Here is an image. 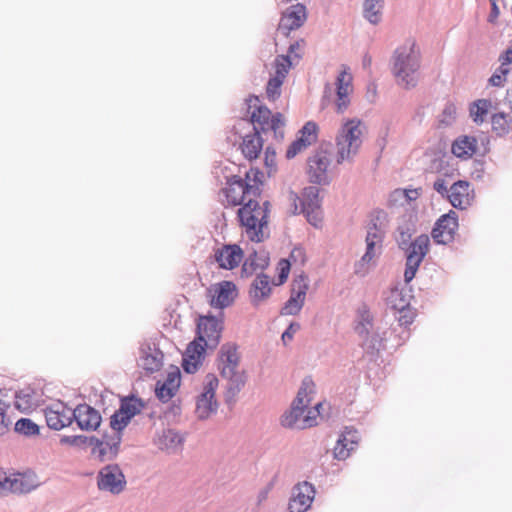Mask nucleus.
Segmentation results:
<instances>
[{"instance_id": "nucleus-53", "label": "nucleus", "mask_w": 512, "mask_h": 512, "mask_svg": "<svg viewBox=\"0 0 512 512\" xmlns=\"http://www.w3.org/2000/svg\"><path fill=\"white\" fill-rule=\"evenodd\" d=\"M399 313V316L397 317V320L401 326H409L413 323L416 312L412 307L406 308Z\"/></svg>"}, {"instance_id": "nucleus-31", "label": "nucleus", "mask_w": 512, "mask_h": 512, "mask_svg": "<svg viewBox=\"0 0 512 512\" xmlns=\"http://www.w3.org/2000/svg\"><path fill=\"white\" fill-rule=\"evenodd\" d=\"M240 148L246 159L251 161L258 158L263 148V141L259 132L254 131L252 134L246 135L243 138Z\"/></svg>"}, {"instance_id": "nucleus-40", "label": "nucleus", "mask_w": 512, "mask_h": 512, "mask_svg": "<svg viewBox=\"0 0 512 512\" xmlns=\"http://www.w3.org/2000/svg\"><path fill=\"white\" fill-rule=\"evenodd\" d=\"M292 66L293 62L290 59V56L279 55L274 60V73L272 74V76L284 81Z\"/></svg>"}, {"instance_id": "nucleus-32", "label": "nucleus", "mask_w": 512, "mask_h": 512, "mask_svg": "<svg viewBox=\"0 0 512 512\" xmlns=\"http://www.w3.org/2000/svg\"><path fill=\"white\" fill-rule=\"evenodd\" d=\"M138 365L149 373L158 371L162 366V353L150 347L143 348Z\"/></svg>"}, {"instance_id": "nucleus-15", "label": "nucleus", "mask_w": 512, "mask_h": 512, "mask_svg": "<svg viewBox=\"0 0 512 512\" xmlns=\"http://www.w3.org/2000/svg\"><path fill=\"white\" fill-rule=\"evenodd\" d=\"M315 392V384L310 378L303 380L302 385L293 401L291 409L286 412L282 417L295 416V420L301 422L304 420L306 406L312 401V395Z\"/></svg>"}, {"instance_id": "nucleus-54", "label": "nucleus", "mask_w": 512, "mask_h": 512, "mask_svg": "<svg viewBox=\"0 0 512 512\" xmlns=\"http://www.w3.org/2000/svg\"><path fill=\"white\" fill-rule=\"evenodd\" d=\"M291 266H292V264H291L290 260L281 259L279 261L278 266H277L278 278H279L278 284H283L287 280Z\"/></svg>"}, {"instance_id": "nucleus-13", "label": "nucleus", "mask_w": 512, "mask_h": 512, "mask_svg": "<svg viewBox=\"0 0 512 512\" xmlns=\"http://www.w3.org/2000/svg\"><path fill=\"white\" fill-rule=\"evenodd\" d=\"M458 229V216L453 210L442 215L432 230V237L439 244H448L455 238Z\"/></svg>"}, {"instance_id": "nucleus-48", "label": "nucleus", "mask_w": 512, "mask_h": 512, "mask_svg": "<svg viewBox=\"0 0 512 512\" xmlns=\"http://www.w3.org/2000/svg\"><path fill=\"white\" fill-rule=\"evenodd\" d=\"M420 196V191L418 189H396L391 198L393 201H398L401 199H405L407 203L416 200Z\"/></svg>"}, {"instance_id": "nucleus-61", "label": "nucleus", "mask_w": 512, "mask_h": 512, "mask_svg": "<svg viewBox=\"0 0 512 512\" xmlns=\"http://www.w3.org/2000/svg\"><path fill=\"white\" fill-rule=\"evenodd\" d=\"M4 394L0 391V414L5 415L6 409L9 407V403L3 398Z\"/></svg>"}, {"instance_id": "nucleus-27", "label": "nucleus", "mask_w": 512, "mask_h": 512, "mask_svg": "<svg viewBox=\"0 0 512 512\" xmlns=\"http://www.w3.org/2000/svg\"><path fill=\"white\" fill-rule=\"evenodd\" d=\"M358 442L359 436L357 431L351 428H345L333 449L335 458L338 460L347 459L350 453L356 449Z\"/></svg>"}, {"instance_id": "nucleus-63", "label": "nucleus", "mask_w": 512, "mask_h": 512, "mask_svg": "<svg viewBox=\"0 0 512 512\" xmlns=\"http://www.w3.org/2000/svg\"><path fill=\"white\" fill-rule=\"evenodd\" d=\"M506 99L512 108V88L507 91Z\"/></svg>"}, {"instance_id": "nucleus-22", "label": "nucleus", "mask_w": 512, "mask_h": 512, "mask_svg": "<svg viewBox=\"0 0 512 512\" xmlns=\"http://www.w3.org/2000/svg\"><path fill=\"white\" fill-rule=\"evenodd\" d=\"M300 136L291 143L286 151L288 159L294 158L299 152L313 144L318 137V125L315 122H307L300 130Z\"/></svg>"}, {"instance_id": "nucleus-24", "label": "nucleus", "mask_w": 512, "mask_h": 512, "mask_svg": "<svg viewBox=\"0 0 512 512\" xmlns=\"http://www.w3.org/2000/svg\"><path fill=\"white\" fill-rule=\"evenodd\" d=\"M73 420L76 421L78 427L82 430H95L101 423L99 412L87 404H80L74 410Z\"/></svg>"}, {"instance_id": "nucleus-43", "label": "nucleus", "mask_w": 512, "mask_h": 512, "mask_svg": "<svg viewBox=\"0 0 512 512\" xmlns=\"http://www.w3.org/2000/svg\"><path fill=\"white\" fill-rule=\"evenodd\" d=\"M305 302V298L293 295L291 292V296L288 301L285 303L284 307L281 310V314L283 315H296L300 312Z\"/></svg>"}, {"instance_id": "nucleus-58", "label": "nucleus", "mask_w": 512, "mask_h": 512, "mask_svg": "<svg viewBox=\"0 0 512 512\" xmlns=\"http://www.w3.org/2000/svg\"><path fill=\"white\" fill-rule=\"evenodd\" d=\"M500 66L509 67L512 64V47L506 49V51L499 57Z\"/></svg>"}, {"instance_id": "nucleus-57", "label": "nucleus", "mask_w": 512, "mask_h": 512, "mask_svg": "<svg viewBox=\"0 0 512 512\" xmlns=\"http://www.w3.org/2000/svg\"><path fill=\"white\" fill-rule=\"evenodd\" d=\"M276 152L271 147H267L265 150V164L269 168L275 167Z\"/></svg>"}, {"instance_id": "nucleus-55", "label": "nucleus", "mask_w": 512, "mask_h": 512, "mask_svg": "<svg viewBox=\"0 0 512 512\" xmlns=\"http://www.w3.org/2000/svg\"><path fill=\"white\" fill-rule=\"evenodd\" d=\"M288 260H290L291 264L299 262L301 265H303L306 261L305 251L302 248H294L291 251Z\"/></svg>"}, {"instance_id": "nucleus-8", "label": "nucleus", "mask_w": 512, "mask_h": 512, "mask_svg": "<svg viewBox=\"0 0 512 512\" xmlns=\"http://www.w3.org/2000/svg\"><path fill=\"white\" fill-rule=\"evenodd\" d=\"M430 239L427 235L422 234L418 236L410 245L406 260V269L404 272V278L409 283L423 261L425 255L429 251Z\"/></svg>"}, {"instance_id": "nucleus-28", "label": "nucleus", "mask_w": 512, "mask_h": 512, "mask_svg": "<svg viewBox=\"0 0 512 512\" xmlns=\"http://www.w3.org/2000/svg\"><path fill=\"white\" fill-rule=\"evenodd\" d=\"M181 383V374L178 368L170 371L163 382H158L155 393L159 400L168 402L177 393Z\"/></svg>"}, {"instance_id": "nucleus-64", "label": "nucleus", "mask_w": 512, "mask_h": 512, "mask_svg": "<svg viewBox=\"0 0 512 512\" xmlns=\"http://www.w3.org/2000/svg\"><path fill=\"white\" fill-rule=\"evenodd\" d=\"M331 90H332L331 86L329 84H327L326 87H325V96H324L325 98L329 97L328 93H331Z\"/></svg>"}, {"instance_id": "nucleus-30", "label": "nucleus", "mask_w": 512, "mask_h": 512, "mask_svg": "<svg viewBox=\"0 0 512 512\" xmlns=\"http://www.w3.org/2000/svg\"><path fill=\"white\" fill-rule=\"evenodd\" d=\"M476 150L477 140L472 136H460L452 144V153L458 158H471Z\"/></svg>"}, {"instance_id": "nucleus-6", "label": "nucleus", "mask_w": 512, "mask_h": 512, "mask_svg": "<svg viewBox=\"0 0 512 512\" xmlns=\"http://www.w3.org/2000/svg\"><path fill=\"white\" fill-rule=\"evenodd\" d=\"M384 238V230L382 224L376 222L368 226L366 235V252L356 266L357 273H364L367 271L369 264L373 259L381 253L382 243Z\"/></svg>"}, {"instance_id": "nucleus-35", "label": "nucleus", "mask_w": 512, "mask_h": 512, "mask_svg": "<svg viewBox=\"0 0 512 512\" xmlns=\"http://www.w3.org/2000/svg\"><path fill=\"white\" fill-rule=\"evenodd\" d=\"M383 8L384 0H363V16L373 25L381 22Z\"/></svg>"}, {"instance_id": "nucleus-62", "label": "nucleus", "mask_w": 512, "mask_h": 512, "mask_svg": "<svg viewBox=\"0 0 512 512\" xmlns=\"http://www.w3.org/2000/svg\"><path fill=\"white\" fill-rule=\"evenodd\" d=\"M7 422L5 419V415L0 414V435H3L5 431L7 430Z\"/></svg>"}, {"instance_id": "nucleus-37", "label": "nucleus", "mask_w": 512, "mask_h": 512, "mask_svg": "<svg viewBox=\"0 0 512 512\" xmlns=\"http://www.w3.org/2000/svg\"><path fill=\"white\" fill-rule=\"evenodd\" d=\"M494 108L495 107L491 100L478 99L470 106V116L475 123L481 124L485 121L489 112Z\"/></svg>"}, {"instance_id": "nucleus-16", "label": "nucleus", "mask_w": 512, "mask_h": 512, "mask_svg": "<svg viewBox=\"0 0 512 512\" xmlns=\"http://www.w3.org/2000/svg\"><path fill=\"white\" fill-rule=\"evenodd\" d=\"M125 484V477L117 465H108L100 470L98 475L100 490L118 494L124 489Z\"/></svg>"}, {"instance_id": "nucleus-7", "label": "nucleus", "mask_w": 512, "mask_h": 512, "mask_svg": "<svg viewBox=\"0 0 512 512\" xmlns=\"http://www.w3.org/2000/svg\"><path fill=\"white\" fill-rule=\"evenodd\" d=\"M335 86L333 103L335 111L342 114L348 109L351 102V94L353 93V76L349 67L342 65L336 78Z\"/></svg>"}, {"instance_id": "nucleus-4", "label": "nucleus", "mask_w": 512, "mask_h": 512, "mask_svg": "<svg viewBox=\"0 0 512 512\" xmlns=\"http://www.w3.org/2000/svg\"><path fill=\"white\" fill-rule=\"evenodd\" d=\"M364 132L365 125L361 120L352 118L343 121L335 137L337 164L353 159L362 145Z\"/></svg>"}, {"instance_id": "nucleus-5", "label": "nucleus", "mask_w": 512, "mask_h": 512, "mask_svg": "<svg viewBox=\"0 0 512 512\" xmlns=\"http://www.w3.org/2000/svg\"><path fill=\"white\" fill-rule=\"evenodd\" d=\"M218 384V378L214 374L205 376L202 391L196 398L195 413L199 419H207L217 411L218 403L215 399V392Z\"/></svg>"}, {"instance_id": "nucleus-41", "label": "nucleus", "mask_w": 512, "mask_h": 512, "mask_svg": "<svg viewBox=\"0 0 512 512\" xmlns=\"http://www.w3.org/2000/svg\"><path fill=\"white\" fill-rule=\"evenodd\" d=\"M319 188L316 186L306 187L302 192V209L320 207Z\"/></svg>"}, {"instance_id": "nucleus-20", "label": "nucleus", "mask_w": 512, "mask_h": 512, "mask_svg": "<svg viewBox=\"0 0 512 512\" xmlns=\"http://www.w3.org/2000/svg\"><path fill=\"white\" fill-rule=\"evenodd\" d=\"M45 419L49 428L61 430L73 422L72 409L59 402L45 409Z\"/></svg>"}, {"instance_id": "nucleus-39", "label": "nucleus", "mask_w": 512, "mask_h": 512, "mask_svg": "<svg viewBox=\"0 0 512 512\" xmlns=\"http://www.w3.org/2000/svg\"><path fill=\"white\" fill-rule=\"evenodd\" d=\"M492 129L498 135L508 134L512 130V117L505 113H496L491 119Z\"/></svg>"}, {"instance_id": "nucleus-46", "label": "nucleus", "mask_w": 512, "mask_h": 512, "mask_svg": "<svg viewBox=\"0 0 512 512\" xmlns=\"http://www.w3.org/2000/svg\"><path fill=\"white\" fill-rule=\"evenodd\" d=\"M60 443L66 446L84 448L89 447L90 437L84 435L63 436L60 439Z\"/></svg>"}, {"instance_id": "nucleus-11", "label": "nucleus", "mask_w": 512, "mask_h": 512, "mask_svg": "<svg viewBox=\"0 0 512 512\" xmlns=\"http://www.w3.org/2000/svg\"><path fill=\"white\" fill-rule=\"evenodd\" d=\"M198 341L207 348H215L220 341L222 332V321L214 316H202L197 325Z\"/></svg>"}, {"instance_id": "nucleus-33", "label": "nucleus", "mask_w": 512, "mask_h": 512, "mask_svg": "<svg viewBox=\"0 0 512 512\" xmlns=\"http://www.w3.org/2000/svg\"><path fill=\"white\" fill-rule=\"evenodd\" d=\"M269 265V256L265 252H253L242 265V275L249 277L258 270H263Z\"/></svg>"}, {"instance_id": "nucleus-2", "label": "nucleus", "mask_w": 512, "mask_h": 512, "mask_svg": "<svg viewBox=\"0 0 512 512\" xmlns=\"http://www.w3.org/2000/svg\"><path fill=\"white\" fill-rule=\"evenodd\" d=\"M261 177L262 173L258 169H250L245 180L239 176L231 177L222 189L223 203L227 206H243L249 198H259Z\"/></svg>"}, {"instance_id": "nucleus-38", "label": "nucleus", "mask_w": 512, "mask_h": 512, "mask_svg": "<svg viewBox=\"0 0 512 512\" xmlns=\"http://www.w3.org/2000/svg\"><path fill=\"white\" fill-rule=\"evenodd\" d=\"M388 305L395 312L411 307L410 296L399 289H392L388 297Z\"/></svg>"}, {"instance_id": "nucleus-12", "label": "nucleus", "mask_w": 512, "mask_h": 512, "mask_svg": "<svg viewBox=\"0 0 512 512\" xmlns=\"http://www.w3.org/2000/svg\"><path fill=\"white\" fill-rule=\"evenodd\" d=\"M251 122L254 124V131H258L259 128L264 132L272 130L276 136L277 134H280L281 137L283 135L284 120L282 115L280 113L272 115L267 107H257L251 114Z\"/></svg>"}, {"instance_id": "nucleus-49", "label": "nucleus", "mask_w": 512, "mask_h": 512, "mask_svg": "<svg viewBox=\"0 0 512 512\" xmlns=\"http://www.w3.org/2000/svg\"><path fill=\"white\" fill-rule=\"evenodd\" d=\"M283 83V80L271 76L266 86L267 97L271 100L277 99L281 94V86Z\"/></svg>"}, {"instance_id": "nucleus-25", "label": "nucleus", "mask_w": 512, "mask_h": 512, "mask_svg": "<svg viewBox=\"0 0 512 512\" xmlns=\"http://www.w3.org/2000/svg\"><path fill=\"white\" fill-rule=\"evenodd\" d=\"M207 347L197 339L192 341L183 355L182 367L187 373H195L202 365L205 349Z\"/></svg>"}, {"instance_id": "nucleus-29", "label": "nucleus", "mask_w": 512, "mask_h": 512, "mask_svg": "<svg viewBox=\"0 0 512 512\" xmlns=\"http://www.w3.org/2000/svg\"><path fill=\"white\" fill-rule=\"evenodd\" d=\"M322 403H317L314 407L309 408L306 406L304 420L298 422L295 420V416L282 417L281 424L288 428L306 429L317 425V419L320 416V407Z\"/></svg>"}, {"instance_id": "nucleus-47", "label": "nucleus", "mask_w": 512, "mask_h": 512, "mask_svg": "<svg viewBox=\"0 0 512 512\" xmlns=\"http://www.w3.org/2000/svg\"><path fill=\"white\" fill-rule=\"evenodd\" d=\"M143 407L142 402L136 398H127L122 401L120 409L127 412L130 417H134L136 414L140 413Z\"/></svg>"}, {"instance_id": "nucleus-26", "label": "nucleus", "mask_w": 512, "mask_h": 512, "mask_svg": "<svg viewBox=\"0 0 512 512\" xmlns=\"http://www.w3.org/2000/svg\"><path fill=\"white\" fill-rule=\"evenodd\" d=\"M36 487L33 479L25 474H16L13 477H6L0 480L1 494L8 492L23 494L32 491Z\"/></svg>"}, {"instance_id": "nucleus-3", "label": "nucleus", "mask_w": 512, "mask_h": 512, "mask_svg": "<svg viewBox=\"0 0 512 512\" xmlns=\"http://www.w3.org/2000/svg\"><path fill=\"white\" fill-rule=\"evenodd\" d=\"M238 218L247 237L253 242H262L265 238L269 217V202L260 204L258 198L250 199L238 210Z\"/></svg>"}, {"instance_id": "nucleus-14", "label": "nucleus", "mask_w": 512, "mask_h": 512, "mask_svg": "<svg viewBox=\"0 0 512 512\" xmlns=\"http://www.w3.org/2000/svg\"><path fill=\"white\" fill-rule=\"evenodd\" d=\"M121 436L117 433L112 435H104L102 439L97 437H90L91 454L97 457L100 461H105L113 458L120 445Z\"/></svg>"}, {"instance_id": "nucleus-52", "label": "nucleus", "mask_w": 512, "mask_h": 512, "mask_svg": "<svg viewBox=\"0 0 512 512\" xmlns=\"http://www.w3.org/2000/svg\"><path fill=\"white\" fill-rule=\"evenodd\" d=\"M302 212L305 213L307 220L315 227H318L322 222V211L320 207L317 208H304Z\"/></svg>"}, {"instance_id": "nucleus-51", "label": "nucleus", "mask_w": 512, "mask_h": 512, "mask_svg": "<svg viewBox=\"0 0 512 512\" xmlns=\"http://www.w3.org/2000/svg\"><path fill=\"white\" fill-rule=\"evenodd\" d=\"M304 41H296L291 44L289 47L288 55L293 62V65L297 64L303 56L304 53Z\"/></svg>"}, {"instance_id": "nucleus-56", "label": "nucleus", "mask_w": 512, "mask_h": 512, "mask_svg": "<svg viewBox=\"0 0 512 512\" xmlns=\"http://www.w3.org/2000/svg\"><path fill=\"white\" fill-rule=\"evenodd\" d=\"M300 329V325L298 323H291L286 331L282 334V340L284 343L292 340L294 334Z\"/></svg>"}, {"instance_id": "nucleus-42", "label": "nucleus", "mask_w": 512, "mask_h": 512, "mask_svg": "<svg viewBox=\"0 0 512 512\" xmlns=\"http://www.w3.org/2000/svg\"><path fill=\"white\" fill-rule=\"evenodd\" d=\"M132 417H130L127 412L119 409L116 411L111 417V428L113 433H117L120 435V432L128 425Z\"/></svg>"}, {"instance_id": "nucleus-19", "label": "nucleus", "mask_w": 512, "mask_h": 512, "mask_svg": "<svg viewBox=\"0 0 512 512\" xmlns=\"http://www.w3.org/2000/svg\"><path fill=\"white\" fill-rule=\"evenodd\" d=\"M214 258L219 268L233 270L243 261L244 252L237 244H226L215 250Z\"/></svg>"}, {"instance_id": "nucleus-23", "label": "nucleus", "mask_w": 512, "mask_h": 512, "mask_svg": "<svg viewBox=\"0 0 512 512\" xmlns=\"http://www.w3.org/2000/svg\"><path fill=\"white\" fill-rule=\"evenodd\" d=\"M474 195L467 181L459 180L449 189L448 200L451 205L458 209H466L471 205Z\"/></svg>"}, {"instance_id": "nucleus-36", "label": "nucleus", "mask_w": 512, "mask_h": 512, "mask_svg": "<svg viewBox=\"0 0 512 512\" xmlns=\"http://www.w3.org/2000/svg\"><path fill=\"white\" fill-rule=\"evenodd\" d=\"M37 396L31 389H23L15 395V407L24 413H28L37 407Z\"/></svg>"}, {"instance_id": "nucleus-17", "label": "nucleus", "mask_w": 512, "mask_h": 512, "mask_svg": "<svg viewBox=\"0 0 512 512\" xmlns=\"http://www.w3.org/2000/svg\"><path fill=\"white\" fill-rule=\"evenodd\" d=\"M330 157L327 151H318L308 159V176L311 182L327 184L329 182L328 168Z\"/></svg>"}, {"instance_id": "nucleus-50", "label": "nucleus", "mask_w": 512, "mask_h": 512, "mask_svg": "<svg viewBox=\"0 0 512 512\" xmlns=\"http://www.w3.org/2000/svg\"><path fill=\"white\" fill-rule=\"evenodd\" d=\"M509 73V67L499 66L492 76L489 78V83L495 87H501L506 82L507 75Z\"/></svg>"}, {"instance_id": "nucleus-45", "label": "nucleus", "mask_w": 512, "mask_h": 512, "mask_svg": "<svg viewBox=\"0 0 512 512\" xmlns=\"http://www.w3.org/2000/svg\"><path fill=\"white\" fill-rule=\"evenodd\" d=\"M15 431L26 436H32L39 433V427L30 419L22 418L15 423Z\"/></svg>"}, {"instance_id": "nucleus-44", "label": "nucleus", "mask_w": 512, "mask_h": 512, "mask_svg": "<svg viewBox=\"0 0 512 512\" xmlns=\"http://www.w3.org/2000/svg\"><path fill=\"white\" fill-rule=\"evenodd\" d=\"M309 288L308 277L305 274H300L292 281L291 292L297 298L303 297L306 299V294Z\"/></svg>"}, {"instance_id": "nucleus-34", "label": "nucleus", "mask_w": 512, "mask_h": 512, "mask_svg": "<svg viewBox=\"0 0 512 512\" xmlns=\"http://www.w3.org/2000/svg\"><path fill=\"white\" fill-rule=\"evenodd\" d=\"M271 293V286L269 277L266 275H258L252 284L250 292L252 302L258 305L260 302L269 297Z\"/></svg>"}, {"instance_id": "nucleus-59", "label": "nucleus", "mask_w": 512, "mask_h": 512, "mask_svg": "<svg viewBox=\"0 0 512 512\" xmlns=\"http://www.w3.org/2000/svg\"><path fill=\"white\" fill-rule=\"evenodd\" d=\"M433 188L440 194L446 195L448 197L449 189L446 187L445 180L443 179H437L434 184Z\"/></svg>"}, {"instance_id": "nucleus-9", "label": "nucleus", "mask_w": 512, "mask_h": 512, "mask_svg": "<svg viewBox=\"0 0 512 512\" xmlns=\"http://www.w3.org/2000/svg\"><path fill=\"white\" fill-rule=\"evenodd\" d=\"M209 304L213 308L224 309L233 304L238 296L237 286L232 281H221L211 285L207 290Z\"/></svg>"}, {"instance_id": "nucleus-10", "label": "nucleus", "mask_w": 512, "mask_h": 512, "mask_svg": "<svg viewBox=\"0 0 512 512\" xmlns=\"http://www.w3.org/2000/svg\"><path fill=\"white\" fill-rule=\"evenodd\" d=\"M240 356L235 344H225L221 347L218 358V369L224 378L238 382L241 378L238 374Z\"/></svg>"}, {"instance_id": "nucleus-18", "label": "nucleus", "mask_w": 512, "mask_h": 512, "mask_svg": "<svg viewBox=\"0 0 512 512\" xmlns=\"http://www.w3.org/2000/svg\"><path fill=\"white\" fill-rule=\"evenodd\" d=\"M315 497V489L312 484L304 481L293 488L288 509L289 512H306Z\"/></svg>"}, {"instance_id": "nucleus-21", "label": "nucleus", "mask_w": 512, "mask_h": 512, "mask_svg": "<svg viewBox=\"0 0 512 512\" xmlns=\"http://www.w3.org/2000/svg\"><path fill=\"white\" fill-rule=\"evenodd\" d=\"M306 18L307 11L304 5L300 3L292 5L282 14L278 30L287 36L292 30L301 27Z\"/></svg>"}, {"instance_id": "nucleus-60", "label": "nucleus", "mask_w": 512, "mask_h": 512, "mask_svg": "<svg viewBox=\"0 0 512 512\" xmlns=\"http://www.w3.org/2000/svg\"><path fill=\"white\" fill-rule=\"evenodd\" d=\"M490 1H491V12L489 15V21L494 22L498 18L500 11L497 6L496 0H490Z\"/></svg>"}, {"instance_id": "nucleus-1", "label": "nucleus", "mask_w": 512, "mask_h": 512, "mask_svg": "<svg viewBox=\"0 0 512 512\" xmlns=\"http://www.w3.org/2000/svg\"><path fill=\"white\" fill-rule=\"evenodd\" d=\"M392 72L396 82L406 88L416 85L419 78L420 51L413 40L399 46L393 57Z\"/></svg>"}]
</instances>
